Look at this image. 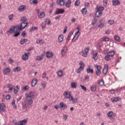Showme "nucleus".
<instances>
[{
  "label": "nucleus",
  "instance_id": "nucleus-46",
  "mask_svg": "<svg viewBox=\"0 0 125 125\" xmlns=\"http://www.w3.org/2000/svg\"><path fill=\"white\" fill-rule=\"evenodd\" d=\"M80 87H81L82 89H83V90H84V91H86L87 89L85 87H84V86L80 84Z\"/></svg>",
  "mask_w": 125,
  "mask_h": 125
},
{
  "label": "nucleus",
  "instance_id": "nucleus-18",
  "mask_svg": "<svg viewBox=\"0 0 125 125\" xmlns=\"http://www.w3.org/2000/svg\"><path fill=\"white\" fill-rule=\"evenodd\" d=\"M38 15L40 18H43V17L45 16L44 12H42V13H40V11H38Z\"/></svg>",
  "mask_w": 125,
  "mask_h": 125
},
{
  "label": "nucleus",
  "instance_id": "nucleus-45",
  "mask_svg": "<svg viewBox=\"0 0 125 125\" xmlns=\"http://www.w3.org/2000/svg\"><path fill=\"white\" fill-rule=\"evenodd\" d=\"M35 30H38V27H32L30 29L29 32H33V31H35Z\"/></svg>",
  "mask_w": 125,
  "mask_h": 125
},
{
  "label": "nucleus",
  "instance_id": "nucleus-62",
  "mask_svg": "<svg viewBox=\"0 0 125 125\" xmlns=\"http://www.w3.org/2000/svg\"><path fill=\"white\" fill-rule=\"evenodd\" d=\"M45 23H47V24L48 25H50V21H49V20L48 19H46L45 21Z\"/></svg>",
  "mask_w": 125,
  "mask_h": 125
},
{
  "label": "nucleus",
  "instance_id": "nucleus-36",
  "mask_svg": "<svg viewBox=\"0 0 125 125\" xmlns=\"http://www.w3.org/2000/svg\"><path fill=\"white\" fill-rule=\"evenodd\" d=\"M98 53H96V54L93 55V59H94V60H97V59H98Z\"/></svg>",
  "mask_w": 125,
  "mask_h": 125
},
{
  "label": "nucleus",
  "instance_id": "nucleus-17",
  "mask_svg": "<svg viewBox=\"0 0 125 125\" xmlns=\"http://www.w3.org/2000/svg\"><path fill=\"white\" fill-rule=\"evenodd\" d=\"M108 68H109V67L108 66V65H104V68L103 70V73L104 75L107 74V72H108Z\"/></svg>",
  "mask_w": 125,
  "mask_h": 125
},
{
  "label": "nucleus",
  "instance_id": "nucleus-31",
  "mask_svg": "<svg viewBox=\"0 0 125 125\" xmlns=\"http://www.w3.org/2000/svg\"><path fill=\"white\" fill-rule=\"evenodd\" d=\"M26 42H28V39H21L20 41L21 44H24Z\"/></svg>",
  "mask_w": 125,
  "mask_h": 125
},
{
  "label": "nucleus",
  "instance_id": "nucleus-53",
  "mask_svg": "<svg viewBox=\"0 0 125 125\" xmlns=\"http://www.w3.org/2000/svg\"><path fill=\"white\" fill-rule=\"evenodd\" d=\"M8 18L10 21L13 19V14H11L8 16Z\"/></svg>",
  "mask_w": 125,
  "mask_h": 125
},
{
  "label": "nucleus",
  "instance_id": "nucleus-61",
  "mask_svg": "<svg viewBox=\"0 0 125 125\" xmlns=\"http://www.w3.org/2000/svg\"><path fill=\"white\" fill-rule=\"evenodd\" d=\"M10 97H11L10 95L8 94L6 96V99H7V100H9L10 99Z\"/></svg>",
  "mask_w": 125,
  "mask_h": 125
},
{
  "label": "nucleus",
  "instance_id": "nucleus-40",
  "mask_svg": "<svg viewBox=\"0 0 125 125\" xmlns=\"http://www.w3.org/2000/svg\"><path fill=\"white\" fill-rule=\"evenodd\" d=\"M19 36H20V32L17 31L15 32V34L13 35V36L15 38H17V37H19Z\"/></svg>",
  "mask_w": 125,
  "mask_h": 125
},
{
  "label": "nucleus",
  "instance_id": "nucleus-60",
  "mask_svg": "<svg viewBox=\"0 0 125 125\" xmlns=\"http://www.w3.org/2000/svg\"><path fill=\"white\" fill-rule=\"evenodd\" d=\"M41 85L43 88H45V86H46V83H42Z\"/></svg>",
  "mask_w": 125,
  "mask_h": 125
},
{
  "label": "nucleus",
  "instance_id": "nucleus-24",
  "mask_svg": "<svg viewBox=\"0 0 125 125\" xmlns=\"http://www.w3.org/2000/svg\"><path fill=\"white\" fill-rule=\"evenodd\" d=\"M107 55H108V56H109L110 57H113V56L115 55V53L114 52V51H112L111 52H108L107 53Z\"/></svg>",
  "mask_w": 125,
  "mask_h": 125
},
{
  "label": "nucleus",
  "instance_id": "nucleus-15",
  "mask_svg": "<svg viewBox=\"0 0 125 125\" xmlns=\"http://www.w3.org/2000/svg\"><path fill=\"white\" fill-rule=\"evenodd\" d=\"M60 108H62L63 110H65V109H67V105L64 104V103L61 102L59 104Z\"/></svg>",
  "mask_w": 125,
  "mask_h": 125
},
{
  "label": "nucleus",
  "instance_id": "nucleus-38",
  "mask_svg": "<svg viewBox=\"0 0 125 125\" xmlns=\"http://www.w3.org/2000/svg\"><path fill=\"white\" fill-rule=\"evenodd\" d=\"M98 84H99V85H103V84H104V81H103V80L98 81Z\"/></svg>",
  "mask_w": 125,
  "mask_h": 125
},
{
  "label": "nucleus",
  "instance_id": "nucleus-22",
  "mask_svg": "<svg viewBox=\"0 0 125 125\" xmlns=\"http://www.w3.org/2000/svg\"><path fill=\"white\" fill-rule=\"evenodd\" d=\"M37 83H38V80H37V79L33 80L32 81V83H31L32 86H36Z\"/></svg>",
  "mask_w": 125,
  "mask_h": 125
},
{
  "label": "nucleus",
  "instance_id": "nucleus-55",
  "mask_svg": "<svg viewBox=\"0 0 125 125\" xmlns=\"http://www.w3.org/2000/svg\"><path fill=\"white\" fill-rule=\"evenodd\" d=\"M104 6H107V3L108 2V0H103Z\"/></svg>",
  "mask_w": 125,
  "mask_h": 125
},
{
  "label": "nucleus",
  "instance_id": "nucleus-49",
  "mask_svg": "<svg viewBox=\"0 0 125 125\" xmlns=\"http://www.w3.org/2000/svg\"><path fill=\"white\" fill-rule=\"evenodd\" d=\"M104 59L106 61H110V57H109V56H108V55H107L104 57Z\"/></svg>",
  "mask_w": 125,
  "mask_h": 125
},
{
  "label": "nucleus",
  "instance_id": "nucleus-56",
  "mask_svg": "<svg viewBox=\"0 0 125 125\" xmlns=\"http://www.w3.org/2000/svg\"><path fill=\"white\" fill-rule=\"evenodd\" d=\"M12 105H13L14 108H16V105H15V100L12 101Z\"/></svg>",
  "mask_w": 125,
  "mask_h": 125
},
{
  "label": "nucleus",
  "instance_id": "nucleus-6",
  "mask_svg": "<svg viewBox=\"0 0 125 125\" xmlns=\"http://www.w3.org/2000/svg\"><path fill=\"white\" fill-rule=\"evenodd\" d=\"M27 100L24 101V102L22 103V109L27 110V108L28 107H29V104H30V103H28Z\"/></svg>",
  "mask_w": 125,
  "mask_h": 125
},
{
  "label": "nucleus",
  "instance_id": "nucleus-9",
  "mask_svg": "<svg viewBox=\"0 0 125 125\" xmlns=\"http://www.w3.org/2000/svg\"><path fill=\"white\" fill-rule=\"evenodd\" d=\"M79 37H80V31H77L72 39V42H76V41L78 40V38H79Z\"/></svg>",
  "mask_w": 125,
  "mask_h": 125
},
{
  "label": "nucleus",
  "instance_id": "nucleus-47",
  "mask_svg": "<svg viewBox=\"0 0 125 125\" xmlns=\"http://www.w3.org/2000/svg\"><path fill=\"white\" fill-rule=\"evenodd\" d=\"M98 28H100V29L103 28V27H104V23H100L98 25Z\"/></svg>",
  "mask_w": 125,
  "mask_h": 125
},
{
  "label": "nucleus",
  "instance_id": "nucleus-44",
  "mask_svg": "<svg viewBox=\"0 0 125 125\" xmlns=\"http://www.w3.org/2000/svg\"><path fill=\"white\" fill-rule=\"evenodd\" d=\"M71 85L72 88H77V85H76V83H71Z\"/></svg>",
  "mask_w": 125,
  "mask_h": 125
},
{
  "label": "nucleus",
  "instance_id": "nucleus-29",
  "mask_svg": "<svg viewBox=\"0 0 125 125\" xmlns=\"http://www.w3.org/2000/svg\"><path fill=\"white\" fill-rule=\"evenodd\" d=\"M29 87L28 85H25V86H23L21 88L22 91H25L26 90H28L29 89Z\"/></svg>",
  "mask_w": 125,
  "mask_h": 125
},
{
  "label": "nucleus",
  "instance_id": "nucleus-33",
  "mask_svg": "<svg viewBox=\"0 0 125 125\" xmlns=\"http://www.w3.org/2000/svg\"><path fill=\"white\" fill-rule=\"evenodd\" d=\"M87 12V10H86V8H83L82 10V14H83V15H85L86 14V13Z\"/></svg>",
  "mask_w": 125,
  "mask_h": 125
},
{
  "label": "nucleus",
  "instance_id": "nucleus-64",
  "mask_svg": "<svg viewBox=\"0 0 125 125\" xmlns=\"http://www.w3.org/2000/svg\"><path fill=\"white\" fill-rule=\"evenodd\" d=\"M68 119V116H67V115H63V120H67Z\"/></svg>",
  "mask_w": 125,
  "mask_h": 125
},
{
  "label": "nucleus",
  "instance_id": "nucleus-30",
  "mask_svg": "<svg viewBox=\"0 0 125 125\" xmlns=\"http://www.w3.org/2000/svg\"><path fill=\"white\" fill-rule=\"evenodd\" d=\"M86 71L88 73H91V74H93V69H91L90 67H89V68L86 69Z\"/></svg>",
  "mask_w": 125,
  "mask_h": 125
},
{
  "label": "nucleus",
  "instance_id": "nucleus-34",
  "mask_svg": "<svg viewBox=\"0 0 125 125\" xmlns=\"http://www.w3.org/2000/svg\"><path fill=\"white\" fill-rule=\"evenodd\" d=\"M16 88H15L14 89V93L15 94H17V93H18V90H19V87L18 86V85L16 86Z\"/></svg>",
  "mask_w": 125,
  "mask_h": 125
},
{
  "label": "nucleus",
  "instance_id": "nucleus-19",
  "mask_svg": "<svg viewBox=\"0 0 125 125\" xmlns=\"http://www.w3.org/2000/svg\"><path fill=\"white\" fill-rule=\"evenodd\" d=\"M113 5H119L121 2L119 0H112Z\"/></svg>",
  "mask_w": 125,
  "mask_h": 125
},
{
  "label": "nucleus",
  "instance_id": "nucleus-10",
  "mask_svg": "<svg viewBox=\"0 0 125 125\" xmlns=\"http://www.w3.org/2000/svg\"><path fill=\"white\" fill-rule=\"evenodd\" d=\"M67 49L68 47H67V46H64L62 48L61 51L62 57H64V56H65V54H66V52H67Z\"/></svg>",
  "mask_w": 125,
  "mask_h": 125
},
{
  "label": "nucleus",
  "instance_id": "nucleus-27",
  "mask_svg": "<svg viewBox=\"0 0 125 125\" xmlns=\"http://www.w3.org/2000/svg\"><path fill=\"white\" fill-rule=\"evenodd\" d=\"M53 55V54L51 52H48L46 53V57L47 58H50V57H52V56Z\"/></svg>",
  "mask_w": 125,
  "mask_h": 125
},
{
  "label": "nucleus",
  "instance_id": "nucleus-5",
  "mask_svg": "<svg viewBox=\"0 0 125 125\" xmlns=\"http://www.w3.org/2000/svg\"><path fill=\"white\" fill-rule=\"evenodd\" d=\"M89 48L87 47L84 49V50H82V52L80 53L81 55H82V56H83V57H87V53L89 51Z\"/></svg>",
  "mask_w": 125,
  "mask_h": 125
},
{
  "label": "nucleus",
  "instance_id": "nucleus-28",
  "mask_svg": "<svg viewBox=\"0 0 125 125\" xmlns=\"http://www.w3.org/2000/svg\"><path fill=\"white\" fill-rule=\"evenodd\" d=\"M13 72H20V71H21V68L19 67H17L13 69Z\"/></svg>",
  "mask_w": 125,
  "mask_h": 125
},
{
  "label": "nucleus",
  "instance_id": "nucleus-51",
  "mask_svg": "<svg viewBox=\"0 0 125 125\" xmlns=\"http://www.w3.org/2000/svg\"><path fill=\"white\" fill-rule=\"evenodd\" d=\"M96 22H97V20H96V18H94L92 20V25H94V24H96Z\"/></svg>",
  "mask_w": 125,
  "mask_h": 125
},
{
  "label": "nucleus",
  "instance_id": "nucleus-35",
  "mask_svg": "<svg viewBox=\"0 0 125 125\" xmlns=\"http://www.w3.org/2000/svg\"><path fill=\"white\" fill-rule=\"evenodd\" d=\"M42 59H43V56H38L36 58V60H37V61H40V60H42Z\"/></svg>",
  "mask_w": 125,
  "mask_h": 125
},
{
  "label": "nucleus",
  "instance_id": "nucleus-7",
  "mask_svg": "<svg viewBox=\"0 0 125 125\" xmlns=\"http://www.w3.org/2000/svg\"><path fill=\"white\" fill-rule=\"evenodd\" d=\"M17 26H14L12 27V28H10L7 31V33L8 35H10V34H12L13 32H15V30H17Z\"/></svg>",
  "mask_w": 125,
  "mask_h": 125
},
{
  "label": "nucleus",
  "instance_id": "nucleus-20",
  "mask_svg": "<svg viewBox=\"0 0 125 125\" xmlns=\"http://www.w3.org/2000/svg\"><path fill=\"white\" fill-rule=\"evenodd\" d=\"M71 3H72V1L71 0H68L65 3V7L67 8H69L71 6Z\"/></svg>",
  "mask_w": 125,
  "mask_h": 125
},
{
  "label": "nucleus",
  "instance_id": "nucleus-41",
  "mask_svg": "<svg viewBox=\"0 0 125 125\" xmlns=\"http://www.w3.org/2000/svg\"><path fill=\"white\" fill-rule=\"evenodd\" d=\"M80 3L81 2H80V0H77L74 3V5L75 6H79Z\"/></svg>",
  "mask_w": 125,
  "mask_h": 125
},
{
  "label": "nucleus",
  "instance_id": "nucleus-48",
  "mask_svg": "<svg viewBox=\"0 0 125 125\" xmlns=\"http://www.w3.org/2000/svg\"><path fill=\"white\" fill-rule=\"evenodd\" d=\"M114 39L115 40V41H117V42H119V41H120V37L117 35H115Z\"/></svg>",
  "mask_w": 125,
  "mask_h": 125
},
{
  "label": "nucleus",
  "instance_id": "nucleus-42",
  "mask_svg": "<svg viewBox=\"0 0 125 125\" xmlns=\"http://www.w3.org/2000/svg\"><path fill=\"white\" fill-rule=\"evenodd\" d=\"M91 91H95L96 90V86L95 85H92L91 86Z\"/></svg>",
  "mask_w": 125,
  "mask_h": 125
},
{
  "label": "nucleus",
  "instance_id": "nucleus-16",
  "mask_svg": "<svg viewBox=\"0 0 125 125\" xmlns=\"http://www.w3.org/2000/svg\"><path fill=\"white\" fill-rule=\"evenodd\" d=\"M57 3H58L59 5H60L61 6H63V5L65 4V1L64 0H58L57 1Z\"/></svg>",
  "mask_w": 125,
  "mask_h": 125
},
{
  "label": "nucleus",
  "instance_id": "nucleus-57",
  "mask_svg": "<svg viewBox=\"0 0 125 125\" xmlns=\"http://www.w3.org/2000/svg\"><path fill=\"white\" fill-rule=\"evenodd\" d=\"M26 20H27V18L25 17H21V21H24V22L26 21Z\"/></svg>",
  "mask_w": 125,
  "mask_h": 125
},
{
  "label": "nucleus",
  "instance_id": "nucleus-12",
  "mask_svg": "<svg viewBox=\"0 0 125 125\" xmlns=\"http://www.w3.org/2000/svg\"><path fill=\"white\" fill-rule=\"evenodd\" d=\"M63 95L66 98H68L69 100H70V99L71 98V97L73 96L71 95V94H70V93L68 91H65L63 93Z\"/></svg>",
  "mask_w": 125,
  "mask_h": 125
},
{
  "label": "nucleus",
  "instance_id": "nucleus-58",
  "mask_svg": "<svg viewBox=\"0 0 125 125\" xmlns=\"http://www.w3.org/2000/svg\"><path fill=\"white\" fill-rule=\"evenodd\" d=\"M21 37H23V38H25L26 37V32L23 31L21 34Z\"/></svg>",
  "mask_w": 125,
  "mask_h": 125
},
{
  "label": "nucleus",
  "instance_id": "nucleus-63",
  "mask_svg": "<svg viewBox=\"0 0 125 125\" xmlns=\"http://www.w3.org/2000/svg\"><path fill=\"white\" fill-rule=\"evenodd\" d=\"M46 77V73L44 72L42 76V79H44Z\"/></svg>",
  "mask_w": 125,
  "mask_h": 125
},
{
  "label": "nucleus",
  "instance_id": "nucleus-21",
  "mask_svg": "<svg viewBox=\"0 0 125 125\" xmlns=\"http://www.w3.org/2000/svg\"><path fill=\"white\" fill-rule=\"evenodd\" d=\"M70 101H72L73 103H77L78 102V98H73V96L69 98Z\"/></svg>",
  "mask_w": 125,
  "mask_h": 125
},
{
  "label": "nucleus",
  "instance_id": "nucleus-32",
  "mask_svg": "<svg viewBox=\"0 0 125 125\" xmlns=\"http://www.w3.org/2000/svg\"><path fill=\"white\" fill-rule=\"evenodd\" d=\"M103 45V44L102 43V42L98 43L97 47L99 49V50H101V47H102Z\"/></svg>",
  "mask_w": 125,
  "mask_h": 125
},
{
  "label": "nucleus",
  "instance_id": "nucleus-13",
  "mask_svg": "<svg viewBox=\"0 0 125 125\" xmlns=\"http://www.w3.org/2000/svg\"><path fill=\"white\" fill-rule=\"evenodd\" d=\"M26 9V6L24 5H21L19 7L18 11H20V12H23V11H25Z\"/></svg>",
  "mask_w": 125,
  "mask_h": 125
},
{
  "label": "nucleus",
  "instance_id": "nucleus-4",
  "mask_svg": "<svg viewBox=\"0 0 125 125\" xmlns=\"http://www.w3.org/2000/svg\"><path fill=\"white\" fill-rule=\"evenodd\" d=\"M13 124L15 125H27V120L24 119L22 121H20L18 123L16 120H13Z\"/></svg>",
  "mask_w": 125,
  "mask_h": 125
},
{
  "label": "nucleus",
  "instance_id": "nucleus-14",
  "mask_svg": "<svg viewBox=\"0 0 125 125\" xmlns=\"http://www.w3.org/2000/svg\"><path fill=\"white\" fill-rule=\"evenodd\" d=\"M10 72V68L9 67H6L3 70V73L4 75H7L8 73Z\"/></svg>",
  "mask_w": 125,
  "mask_h": 125
},
{
  "label": "nucleus",
  "instance_id": "nucleus-37",
  "mask_svg": "<svg viewBox=\"0 0 125 125\" xmlns=\"http://www.w3.org/2000/svg\"><path fill=\"white\" fill-rule=\"evenodd\" d=\"M79 64L80 65V66L79 67L80 68L83 69V68H84V64L83 62H80Z\"/></svg>",
  "mask_w": 125,
  "mask_h": 125
},
{
  "label": "nucleus",
  "instance_id": "nucleus-50",
  "mask_svg": "<svg viewBox=\"0 0 125 125\" xmlns=\"http://www.w3.org/2000/svg\"><path fill=\"white\" fill-rule=\"evenodd\" d=\"M114 23H115V21L114 20H110L108 21V23H109L110 25H113V24H114Z\"/></svg>",
  "mask_w": 125,
  "mask_h": 125
},
{
  "label": "nucleus",
  "instance_id": "nucleus-43",
  "mask_svg": "<svg viewBox=\"0 0 125 125\" xmlns=\"http://www.w3.org/2000/svg\"><path fill=\"white\" fill-rule=\"evenodd\" d=\"M119 99H120L119 97H116L113 99V98L111 99L113 102H118L119 101Z\"/></svg>",
  "mask_w": 125,
  "mask_h": 125
},
{
  "label": "nucleus",
  "instance_id": "nucleus-2",
  "mask_svg": "<svg viewBox=\"0 0 125 125\" xmlns=\"http://www.w3.org/2000/svg\"><path fill=\"white\" fill-rule=\"evenodd\" d=\"M34 98V94H33V92H30L29 94L27 95L26 97V100L29 103V105H32L33 104V99Z\"/></svg>",
  "mask_w": 125,
  "mask_h": 125
},
{
  "label": "nucleus",
  "instance_id": "nucleus-39",
  "mask_svg": "<svg viewBox=\"0 0 125 125\" xmlns=\"http://www.w3.org/2000/svg\"><path fill=\"white\" fill-rule=\"evenodd\" d=\"M114 114V112L113 111H110L108 113H107V115L109 118L112 117L113 116V114Z\"/></svg>",
  "mask_w": 125,
  "mask_h": 125
},
{
  "label": "nucleus",
  "instance_id": "nucleus-54",
  "mask_svg": "<svg viewBox=\"0 0 125 125\" xmlns=\"http://www.w3.org/2000/svg\"><path fill=\"white\" fill-rule=\"evenodd\" d=\"M103 41L104 42H109V38H108L107 37H104L103 38Z\"/></svg>",
  "mask_w": 125,
  "mask_h": 125
},
{
  "label": "nucleus",
  "instance_id": "nucleus-1",
  "mask_svg": "<svg viewBox=\"0 0 125 125\" xmlns=\"http://www.w3.org/2000/svg\"><path fill=\"white\" fill-rule=\"evenodd\" d=\"M96 9L97 10L96 12V17H99V16H101V15H102V11L104 10V7L97 5L96 6Z\"/></svg>",
  "mask_w": 125,
  "mask_h": 125
},
{
  "label": "nucleus",
  "instance_id": "nucleus-11",
  "mask_svg": "<svg viewBox=\"0 0 125 125\" xmlns=\"http://www.w3.org/2000/svg\"><path fill=\"white\" fill-rule=\"evenodd\" d=\"M64 12H65V10H64V9L58 8L55 11V14H63Z\"/></svg>",
  "mask_w": 125,
  "mask_h": 125
},
{
  "label": "nucleus",
  "instance_id": "nucleus-26",
  "mask_svg": "<svg viewBox=\"0 0 125 125\" xmlns=\"http://www.w3.org/2000/svg\"><path fill=\"white\" fill-rule=\"evenodd\" d=\"M63 39H64V37L63 36V35H60L58 37L59 42H63Z\"/></svg>",
  "mask_w": 125,
  "mask_h": 125
},
{
  "label": "nucleus",
  "instance_id": "nucleus-25",
  "mask_svg": "<svg viewBox=\"0 0 125 125\" xmlns=\"http://www.w3.org/2000/svg\"><path fill=\"white\" fill-rule=\"evenodd\" d=\"M57 75L58 76V77H62V75H63V71H62L61 70H59L57 72Z\"/></svg>",
  "mask_w": 125,
  "mask_h": 125
},
{
  "label": "nucleus",
  "instance_id": "nucleus-59",
  "mask_svg": "<svg viewBox=\"0 0 125 125\" xmlns=\"http://www.w3.org/2000/svg\"><path fill=\"white\" fill-rule=\"evenodd\" d=\"M84 79L85 81H87L88 82V80H89V76L86 75L84 76Z\"/></svg>",
  "mask_w": 125,
  "mask_h": 125
},
{
  "label": "nucleus",
  "instance_id": "nucleus-23",
  "mask_svg": "<svg viewBox=\"0 0 125 125\" xmlns=\"http://www.w3.org/2000/svg\"><path fill=\"white\" fill-rule=\"evenodd\" d=\"M5 106H4V104H0V111H2L3 112H4L5 111Z\"/></svg>",
  "mask_w": 125,
  "mask_h": 125
},
{
  "label": "nucleus",
  "instance_id": "nucleus-8",
  "mask_svg": "<svg viewBox=\"0 0 125 125\" xmlns=\"http://www.w3.org/2000/svg\"><path fill=\"white\" fill-rule=\"evenodd\" d=\"M29 55H30V53H25L24 55L22 56L21 59L23 60V61H27V60L29 59Z\"/></svg>",
  "mask_w": 125,
  "mask_h": 125
},
{
  "label": "nucleus",
  "instance_id": "nucleus-52",
  "mask_svg": "<svg viewBox=\"0 0 125 125\" xmlns=\"http://www.w3.org/2000/svg\"><path fill=\"white\" fill-rule=\"evenodd\" d=\"M96 74L98 76H100L101 74V71H100V70H96Z\"/></svg>",
  "mask_w": 125,
  "mask_h": 125
},
{
  "label": "nucleus",
  "instance_id": "nucleus-3",
  "mask_svg": "<svg viewBox=\"0 0 125 125\" xmlns=\"http://www.w3.org/2000/svg\"><path fill=\"white\" fill-rule=\"evenodd\" d=\"M27 25H28L27 21H23L20 24V25H19L16 26L19 31H22L26 28V27H27Z\"/></svg>",
  "mask_w": 125,
  "mask_h": 125
}]
</instances>
